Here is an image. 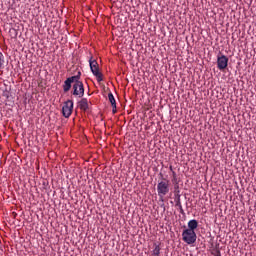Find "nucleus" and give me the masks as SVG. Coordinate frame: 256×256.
I'll use <instances>...</instances> for the list:
<instances>
[{
    "label": "nucleus",
    "mask_w": 256,
    "mask_h": 256,
    "mask_svg": "<svg viewBox=\"0 0 256 256\" xmlns=\"http://www.w3.org/2000/svg\"><path fill=\"white\" fill-rule=\"evenodd\" d=\"M68 79L71 80L72 83H74L73 85H74L75 91H77V87H79L80 90L83 89V82L80 81L81 72H78L77 75L69 77Z\"/></svg>",
    "instance_id": "423d86ee"
},
{
    "label": "nucleus",
    "mask_w": 256,
    "mask_h": 256,
    "mask_svg": "<svg viewBox=\"0 0 256 256\" xmlns=\"http://www.w3.org/2000/svg\"><path fill=\"white\" fill-rule=\"evenodd\" d=\"M197 227H199V222H197V220L192 219L188 222V229L189 231H195V229H197Z\"/></svg>",
    "instance_id": "9d476101"
},
{
    "label": "nucleus",
    "mask_w": 256,
    "mask_h": 256,
    "mask_svg": "<svg viewBox=\"0 0 256 256\" xmlns=\"http://www.w3.org/2000/svg\"><path fill=\"white\" fill-rule=\"evenodd\" d=\"M71 83H73V82L69 78H67L64 81V85H63L64 93H68V91H71Z\"/></svg>",
    "instance_id": "9b49d317"
},
{
    "label": "nucleus",
    "mask_w": 256,
    "mask_h": 256,
    "mask_svg": "<svg viewBox=\"0 0 256 256\" xmlns=\"http://www.w3.org/2000/svg\"><path fill=\"white\" fill-rule=\"evenodd\" d=\"M79 109H81V111H89V100H87V98H82L79 102Z\"/></svg>",
    "instance_id": "1a4fd4ad"
},
{
    "label": "nucleus",
    "mask_w": 256,
    "mask_h": 256,
    "mask_svg": "<svg viewBox=\"0 0 256 256\" xmlns=\"http://www.w3.org/2000/svg\"><path fill=\"white\" fill-rule=\"evenodd\" d=\"M170 171H173V166H170Z\"/></svg>",
    "instance_id": "dca6fc26"
},
{
    "label": "nucleus",
    "mask_w": 256,
    "mask_h": 256,
    "mask_svg": "<svg viewBox=\"0 0 256 256\" xmlns=\"http://www.w3.org/2000/svg\"><path fill=\"white\" fill-rule=\"evenodd\" d=\"M157 193L159 201L165 203V195L169 193V180L163 178L162 180L158 181Z\"/></svg>",
    "instance_id": "f257e3e1"
},
{
    "label": "nucleus",
    "mask_w": 256,
    "mask_h": 256,
    "mask_svg": "<svg viewBox=\"0 0 256 256\" xmlns=\"http://www.w3.org/2000/svg\"><path fill=\"white\" fill-rule=\"evenodd\" d=\"M182 240L187 245H193L197 241V233L193 230L184 229L182 232Z\"/></svg>",
    "instance_id": "7ed1b4c3"
},
{
    "label": "nucleus",
    "mask_w": 256,
    "mask_h": 256,
    "mask_svg": "<svg viewBox=\"0 0 256 256\" xmlns=\"http://www.w3.org/2000/svg\"><path fill=\"white\" fill-rule=\"evenodd\" d=\"M214 256H221V251L220 250H217L216 251V254Z\"/></svg>",
    "instance_id": "2eb2a0df"
},
{
    "label": "nucleus",
    "mask_w": 256,
    "mask_h": 256,
    "mask_svg": "<svg viewBox=\"0 0 256 256\" xmlns=\"http://www.w3.org/2000/svg\"><path fill=\"white\" fill-rule=\"evenodd\" d=\"M89 65L92 74L96 77L98 83H101V81H103V74L99 71V63L91 57L89 59Z\"/></svg>",
    "instance_id": "f03ea898"
},
{
    "label": "nucleus",
    "mask_w": 256,
    "mask_h": 256,
    "mask_svg": "<svg viewBox=\"0 0 256 256\" xmlns=\"http://www.w3.org/2000/svg\"><path fill=\"white\" fill-rule=\"evenodd\" d=\"M176 207H178V209H180V213H184L183 211V205H181V199L178 198V200L176 201Z\"/></svg>",
    "instance_id": "ddd939ff"
},
{
    "label": "nucleus",
    "mask_w": 256,
    "mask_h": 256,
    "mask_svg": "<svg viewBox=\"0 0 256 256\" xmlns=\"http://www.w3.org/2000/svg\"><path fill=\"white\" fill-rule=\"evenodd\" d=\"M152 255H154V256L161 255V246H159V244L154 243V249L152 251Z\"/></svg>",
    "instance_id": "f8f14e48"
},
{
    "label": "nucleus",
    "mask_w": 256,
    "mask_h": 256,
    "mask_svg": "<svg viewBox=\"0 0 256 256\" xmlns=\"http://www.w3.org/2000/svg\"><path fill=\"white\" fill-rule=\"evenodd\" d=\"M229 65V58L225 55L217 57V68L219 71H225V68Z\"/></svg>",
    "instance_id": "39448f33"
},
{
    "label": "nucleus",
    "mask_w": 256,
    "mask_h": 256,
    "mask_svg": "<svg viewBox=\"0 0 256 256\" xmlns=\"http://www.w3.org/2000/svg\"><path fill=\"white\" fill-rule=\"evenodd\" d=\"M72 113H73V100H68L65 102L64 106L62 107V115L66 119H69Z\"/></svg>",
    "instance_id": "20e7f679"
},
{
    "label": "nucleus",
    "mask_w": 256,
    "mask_h": 256,
    "mask_svg": "<svg viewBox=\"0 0 256 256\" xmlns=\"http://www.w3.org/2000/svg\"><path fill=\"white\" fill-rule=\"evenodd\" d=\"M72 95L76 97H83L85 95V86L82 83V89L77 87L75 90V85H73V92Z\"/></svg>",
    "instance_id": "6e6552de"
},
{
    "label": "nucleus",
    "mask_w": 256,
    "mask_h": 256,
    "mask_svg": "<svg viewBox=\"0 0 256 256\" xmlns=\"http://www.w3.org/2000/svg\"><path fill=\"white\" fill-rule=\"evenodd\" d=\"M173 175H174V177H175V175H176L175 172H173Z\"/></svg>",
    "instance_id": "f3484780"
},
{
    "label": "nucleus",
    "mask_w": 256,
    "mask_h": 256,
    "mask_svg": "<svg viewBox=\"0 0 256 256\" xmlns=\"http://www.w3.org/2000/svg\"><path fill=\"white\" fill-rule=\"evenodd\" d=\"M108 100L112 105V113H117V101L115 100V96H113L112 92L108 94Z\"/></svg>",
    "instance_id": "0eeeda50"
},
{
    "label": "nucleus",
    "mask_w": 256,
    "mask_h": 256,
    "mask_svg": "<svg viewBox=\"0 0 256 256\" xmlns=\"http://www.w3.org/2000/svg\"><path fill=\"white\" fill-rule=\"evenodd\" d=\"M4 63H5V56H3V53L0 52V69L1 67H3Z\"/></svg>",
    "instance_id": "4468645a"
}]
</instances>
